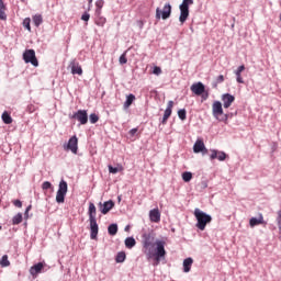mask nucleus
<instances>
[{"label":"nucleus","mask_w":281,"mask_h":281,"mask_svg":"<svg viewBox=\"0 0 281 281\" xmlns=\"http://www.w3.org/2000/svg\"><path fill=\"white\" fill-rule=\"evenodd\" d=\"M154 247L145 250L144 254L147 256V260L154 259V267H157L161 262V258H166V241L157 239L154 243Z\"/></svg>","instance_id":"f257e3e1"},{"label":"nucleus","mask_w":281,"mask_h":281,"mask_svg":"<svg viewBox=\"0 0 281 281\" xmlns=\"http://www.w3.org/2000/svg\"><path fill=\"white\" fill-rule=\"evenodd\" d=\"M193 214L198 222L195 225L198 229H200L201 232H205V227H207V224L212 223V216L201 211V209H195Z\"/></svg>","instance_id":"f03ea898"},{"label":"nucleus","mask_w":281,"mask_h":281,"mask_svg":"<svg viewBox=\"0 0 281 281\" xmlns=\"http://www.w3.org/2000/svg\"><path fill=\"white\" fill-rule=\"evenodd\" d=\"M190 5H194V0H182V3L179 7L180 16L179 21L181 25L188 21V16H190Z\"/></svg>","instance_id":"7ed1b4c3"},{"label":"nucleus","mask_w":281,"mask_h":281,"mask_svg":"<svg viewBox=\"0 0 281 281\" xmlns=\"http://www.w3.org/2000/svg\"><path fill=\"white\" fill-rule=\"evenodd\" d=\"M170 14H172V5L170 4V2H167L162 9L160 8L156 9V19L158 21L160 19H162V21L170 19Z\"/></svg>","instance_id":"20e7f679"},{"label":"nucleus","mask_w":281,"mask_h":281,"mask_svg":"<svg viewBox=\"0 0 281 281\" xmlns=\"http://www.w3.org/2000/svg\"><path fill=\"white\" fill-rule=\"evenodd\" d=\"M212 113L213 116L218 120L220 122H225L227 120V115H223V103L221 101H215L212 105Z\"/></svg>","instance_id":"39448f33"},{"label":"nucleus","mask_w":281,"mask_h":281,"mask_svg":"<svg viewBox=\"0 0 281 281\" xmlns=\"http://www.w3.org/2000/svg\"><path fill=\"white\" fill-rule=\"evenodd\" d=\"M67 190H68L67 181L61 180L59 182V188L56 194L57 203H65V196H67Z\"/></svg>","instance_id":"423d86ee"},{"label":"nucleus","mask_w":281,"mask_h":281,"mask_svg":"<svg viewBox=\"0 0 281 281\" xmlns=\"http://www.w3.org/2000/svg\"><path fill=\"white\" fill-rule=\"evenodd\" d=\"M23 60L24 63H31L33 67H38V59L36 58V52L34 49H26L23 53Z\"/></svg>","instance_id":"0eeeda50"},{"label":"nucleus","mask_w":281,"mask_h":281,"mask_svg":"<svg viewBox=\"0 0 281 281\" xmlns=\"http://www.w3.org/2000/svg\"><path fill=\"white\" fill-rule=\"evenodd\" d=\"M143 238V248L145 251H148L149 248L153 247V244L155 243V234L153 233H144L142 235Z\"/></svg>","instance_id":"6e6552de"},{"label":"nucleus","mask_w":281,"mask_h":281,"mask_svg":"<svg viewBox=\"0 0 281 281\" xmlns=\"http://www.w3.org/2000/svg\"><path fill=\"white\" fill-rule=\"evenodd\" d=\"M71 120H77V122L85 125L89 122V114L87 113V110H79L72 114Z\"/></svg>","instance_id":"1a4fd4ad"},{"label":"nucleus","mask_w":281,"mask_h":281,"mask_svg":"<svg viewBox=\"0 0 281 281\" xmlns=\"http://www.w3.org/2000/svg\"><path fill=\"white\" fill-rule=\"evenodd\" d=\"M64 150H70L74 155H78V137L76 135L69 138L67 145H64Z\"/></svg>","instance_id":"9d476101"},{"label":"nucleus","mask_w":281,"mask_h":281,"mask_svg":"<svg viewBox=\"0 0 281 281\" xmlns=\"http://www.w3.org/2000/svg\"><path fill=\"white\" fill-rule=\"evenodd\" d=\"M175 108V101H168L167 108L165 110L161 124H168L170 115H172V109Z\"/></svg>","instance_id":"9b49d317"},{"label":"nucleus","mask_w":281,"mask_h":281,"mask_svg":"<svg viewBox=\"0 0 281 281\" xmlns=\"http://www.w3.org/2000/svg\"><path fill=\"white\" fill-rule=\"evenodd\" d=\"M99 205L101 214H109L115 207V202L110 200L104 202L103 204L102 202H100Z\"/></svg>","instance_id":"f8f14e48"},{"label":"nucleus","mask_w":281,"mask_h":281,"mask_svg":"<svg viewBox=\"0 0 281 281\" xmlns=\"http://www.w3.org/2000/svg\"><path fill=\"white\" fill-rule=\"evenodd\" d=\"M235 101H236V97L229 93H224L222 95V102H223L224 109H229V106H232V104H234Z\"/></svg>","instance_id":"ddd939ff"},{"label":"nucleus","mask_w":281,"mask_h":281,"mask_svg":"<svg viewBox=\"0 0 281 281\" xmlns=\"http://www.w3.org/2000/svg\"><path fill=\"white\" fill-rule=\"evenodd\" d=\"M210 159L211 161H214V159H218V161H225V159H227V154H225V151H218L216 149H212Z\"/></svg>","instance_id":"4468645a"},{"label":"nucleus","mask_w":281,"mask_h":281,"mask_svg":"<svg viewBox=\"0 0 281 281\" xmlns=\"http://www.w3.org/2000/svg\"><path fill=\"white\" fill-rule=\"evenodd\" d=\"M191 91L195 95H203V93H205V86L203 85V82L193 83L191 86Z\"/></svg>","instance_id":"2eb2a0df"},{"label":"nucleus","mask_w":281,"mask_h":281,"mask_svg":"<svg viewBox=\"0 0 281 281\" xmlns=\"http://www.w3.org/2000/svg\"><path fill=\"white\" fill-rule=\"evenodd\" d=\"M98 220L90 221V238L95 240L98 238Z\"/></svg>","instance_id":"dca6fc26"},{"label":"nucleus","mask_w":281,"mask_h":281,"mask_svg":"<svg viewBox=\"0 0 281 281\" xmlns=\"http://www.w3.org/2000/svg\"><path fill=\"white\" fill-rule=\"evenodd\" d=\"M70 69H71V74H74L76 76H82V67L80 66V63H78L76 59L70 61L69 65Z\"/></svg>","instance_id":"f3484780"},{"label":"nucleus","mask_w":281,"mask_h":281,"mask_svg":"<svg viewBox=\"0 0 281 281\" xmlns=\"http://www.w3.org/2000/svg\"><path fill=\"white\" fill-rule=\"evenodd\" d=\"M149 220L151 223H159L161 221V213L159 209H154L149 212Z\"/></svg>","instance_id":"a211bd4d"},{"label":"nucleus","mask_w":281,"mask_h":281,"mask_svg":"<svg viewBox=\"0 0 281 281\" xmlns=\"http://www.w3.org/2000/svg\"><path fill=\"white\" fill-rule=\"evenodd\" d=\"M265 216L262 214H259V217H251L249 220L250 227H256V225H265Z\"/></svg>","instance_id":"6ab92c4d"},{"label":"nucleus","mask_w":281,"mask_h":281,"mask_svg":"<svg viewBox=\"0 0 281 281\" xmlns=\"http://www.w3.org/2000/svg\"><path fill=\"white\" fill-rule=\"evenodd\" d=\"M245 70V65H241L237 68V70H235V76H236V81L239 83V85H245V80L243 79V71Z\"/></svg>","instance_id":"aec40b11"},{"label":"nucleus","mask_w":281,"mask_h":281,"mask_svg":"<svg viewBox=\"0 0 281 281\" xmlns=\"http://www.w3.org/2000/svg\"><path fill=\"white\" fill-rule=\"evenodd\" d=\"M88 214H89V221H97L95 216L98 214V211H97L95 204H93V202L89 203Z\"/></svg>","instance_id":"412c9836"},{"label":"nucleus","mask_w":281,"mask_h":281,"mask_svg":"<svg viewBox=\"0 0 281 281\" xmlns=\"http://www.w3.org/2000/svg\"><path fill=\"white\" fill-rule=\"evenodd\" d=\"M203 150H205V143L203 142V139H198L193 145V151L199 154Z\"/></svg>","instance_id":"4be33fe9"},{"label":"nucleus","mask_w":281,"mask_h":281,"mask_svg":"<svg viewBox=\"0 0 281 281\" xmlns=\"http://www.w3.org/2000/svg\"><path fill=\"white\" fill-rule=\"evenodd\" d=\"M43 263L38 262L37 265H34L31 267L30 269V273L31 276H38V273H41V271H43Z\"/></svg>","instance_id":"5701e85b"},{"label":"nucleus","mask_w":281,"mask_h":281,"mask_svg":"<svg viewBox=\"0 0 281 281\" xmlns=\"http://www.w3.org/2000/svg\"><path fill=\"white\" fill-rule=\"evenodd\" d=\"M194 260L192 258H187L183 260V271L184 273H190V269H192Z\"/></svg>","instance_id":"b1692460"},{"label":"nucleus","mask_w":281,"mask_h":281,"mask_svg":"<svg viewBox=\"0 0 281 281\" xmlns=\"http://www.w3.org/2000/svg\"><path fill=\"white\" fill-rule=\"evenodd\" d=\"M109 172L111 175H117V172H123L124 171V167L122 165H119L117 167H113V166H109Z\"/></svg>","instance_id":"393cba45"},{"label":"nucleus","mask_w":281,"mask_h":281,"mask_svg":"<svg viewBox=\"0 0 281 281\" xmlns=\"http://www.w3.org/2000/svg\"><path fill=\"white\" fill-rule=\"evenodd\" d=\"M8 19V15L5 14V4L3 3V0H0V20L5 21Z\"/></svg>","instance_id":"a878e982"},{"label":"nucleus","mask_w":281,"mask_h":281,"mask_svg":"<svg viewBox=\"0 0 281 281\" xmlns=\"http://www.w3.org/2000/svg\"><path fill=\"white\" fill-rule=\"evenodd\" d=\"M133 102H135V94H128L127 97H126V101L124 102V109H128V108H131V104H133Z\"/></svg>","instance_id":"bb28decb"},{"label":"nucleus","mask_w":281,"mask_h":281,"mask_svg":"<svg viewBox=\"0 0 281 281\" xmlns=\"http://www.w3.org/2000/svg\"><path fill=\"white\" fill-rule=\"evenodd\" d=\"M135 245H137V241L135 240V238H133V237H127V238L125 239V247H126L127 249H133V247H135Z\"/></svg>","instance_id":"cd10ccee"},{"label":"nucleus","mask_w":281,"mask_h":281,"mask_svg":"<svg viewBox=\"0 0 281 281\" xmlns=\"http://www.w3.org/2000/svg\"><path fill=\"white\" fill-rule=\"evenodd\" d=\"M95 5H97L95 15L100 16V14H102V8H104V0H98L95 2Z\"/></svg>","instance_id":"c85d7f7f"},{"label":"nucleus","mask_w":281,"mask_h":281,"mask_svg":"<svg viewBox=\"0 0 281 281\" xmlns=\"http://www.w3.org/2000/svg\"><path fill=\"white\" fill-rule=\"evenodd\" d=\"M105 24H106V18L102 15H97L95 25H99V27H104Z\"/></svg>","instance_id":"c756f323"},{"label":"nucleus","mask_w":281,"mask_h":281,"mask_svg":"<svg viewBox=\"0 0 281 281\" xmlns=\"http://www.w3.org/2000/svg\"><path fill=\"white\" fill-rule=\"evenodd\" d=\"M23 223V214L18 213L15 216L12 218V225H21Z\"/></svg>","instance_id":"7c9ffc66"},{"label":"nucleus","mask_w":281,"mask_h":281,"mask_svg":"<svg viewBox=\"0 0 281 281\" xmlns=\"http://www.w3.org/2000/svg\"><path fill=\"white\" fill-rule=\"evenodd\" d=\"M33 23L36 27H38L41 25V23H43V15H41V14L34 15Z\"/></svg>","instance_id":"2f4dec72"},{"label":"nucleus","mask_w":281,"mask_h":281,"mask_svg":"<svg viewBox=\"0 0 281 281\" xmlns=\"http://www.w3.org/2000/svg\"><path fill=\"white\" fill-rule=\"evenodd\" d=\"M108 233L110 234V236H115V234H117V224H111L108 227Z\"/></svg>","instance_id":"473e14b6"},{"label":"nucleus","mask_w":281,"mask_h":281,"mask_svg":"<svg viewBox=\"0 0 281 281\" xmlns=\"http://www.w3.org/2000/svg\"><path fill=\"white\" fill-rule=\"evenodd\" d=\"M0 267L2 268L10 267V260L8 259V255L2 256L0 260Z\"/></svg>","instance_id":"72a5a7b5"},{"label":"nucleus","mask_w":281,"mask_h":281,"mask_svg":"<svg viewBox=\"0 0 281 281\" xmlns=\"http://www.w3.org/2000/svg\"><path fill=\"white\" fill-rule=\"evenodd\" d=\"M2 121L4 124H12V116L8 112L2 113Z\"/></svg>","instance_id":"f704fd0d"},{"label":"nucleus","mask_w":281,"mask_h":281,"mask_svg":"<svg viewBox=\"0 0 281 281\" xmlns=\"http://www.w3.org/2000/svg\"><path fill=\"white\" fill-rule=\"evenodd\" d=\"M182 179L186 181V183L192 181V172L186 171L182 173Z\"/></svg>","instance_id":"c9c22d12"},{"label":"nucleus","mask_w":281,"mask_h":281,"mask_svg":"<svg viewBox=\"0 0 281 281\" xmlns=\"http://www.w3.org/2000/svg\"><path fill=\"white\" fill-rule=\"evenodd\" d=\"M116 262H124V260H126V252L121 251L116 255L115 258Z\"/></svg>","instance_id":"e433bc0d"},{"label":"nucleus","mask_w":281,"mask_h":281,"mask_svg":"<svg viewBox=\"0 0 281 281\" xmlns=\"http://www.w3.org/2000/svg\"><path fill=\"white\" fill-rule=\"evenodd\" d=\"M32 20H30V18H25L23 21V25L25 29H27L29 32H32V26L30 25Z\"/></svg>","instance_id":"4c0bfd02"},{"label":"nucleus","mask_w":281,"mask_h":281,"mask_svg":"<svg viewBox=\"0 0 281 281\" xmlns=\"http://www.w3.org/2000/svg\"><path fill=\"white\" fill-rule=\"evenodd\" d=\"M119 63H120V65H126V63H128V59L126 58V53H123L120 56Z\"/></svg>","instance_id":"58836bf2"},{"label":"nucleus","mask_w":281,"mask_h":281,"mask_svg":"<svg viewBox=\"0 0 281 281\" xmlns=\"http://www.w3.org/2000/svg\"><path fill=\"white\" fill-rule=\"evenodd\" d=\"M100 120V117L98 116V114L92 113L90 114V122L91 124H97V122Z\"/></svg>","instance_id":"ea45409f"},{"label":"nucleus","mask_w":281,"mask_h":281,"mask_svg":"<svg viewBox=\"0 0 281 281\" xmlns=\"http://www.w3.org/2000/svg\"><path fill=\"white\" fill-rule=\"evenodd\" d=\"M178 116L180 117V120L184 121L186 117H187L186 109L179 110L178 111Z\"/></svg>","instance_id":"a19ab883"},{"label":"nucleus","mask_w":281,"mask_h":281,"mask_svg":"<svg viewBox=\"0 0 281 281\" xmlns=\"http://www.w3.org/2000/svg\"><path fill=\"white\" fill-rule=\"evenodd\" d=\"M222 82H225V76L220 75V76L216 78V82L214 83V87H216L217 85H221Z\"/></svg>","instance_id":"79ce46f5"},{"label":"nucleus","mask_w":281,"mask_h":281,"mask_svg":"<svg viewBox=\"0 0 281 281\" xmlns=\"http://www.w3.org/2000/svg\"><path fill=\"white\" fill-rule=\"evenodd\" d=\"M36 109H38V108L36 105H34V104H29L26 106L27 113H34L36 111Z\"/></svg>","instance_id":"37998d69"},{"label":"nucleus","mask_w":281,"mask_h":281,"mask_svg":"<svg viewBox=\"0 0 281 281\" xmlns=\"http://www.w3.org/2000/svg\"><path fill=\"white\" fill-rule=\"evenodd\" d=\"M49 189H52V182L49 181L43 182L42 190H49Z\"/></svg>","instance_id":"c03bdc74"},{"label":"nucleus","mask_w":281,"mask_h":281,"mask_svg":"<svg viewBox=\"0 0 281 281\" xmlns=\"http://www.w3.org/2000/svg\"><path fill=\"white\" fill-rule=\"evenodd\" d=\"M153 74H154L155 76H161V68L158 67V66H155V67H154V70H153Z\"/></svg>","instance_id":"a18cd8bd"},{"label":"nucleus","mask_w":281,"mask_h":281,"mask_svg":"<svg viewBox=\"0 0 281 281\" xmlns=\"http://www.w3.org/2000/svg\"><path fill=\"white\" fill-rule=\"evenodd\" d=\"M12 203L15 207H23V202H21V200H13Z\"/></svg>","instance_id":"49530a36"},{"label":"nucleus","mask_w":281,"mask_h":281,"mask_svg":"<svg viewBox=\"0 0 281 281\" xmlns=\"http://www.w3.org/2000/svg\"><path fill=\"white\" fill-rule=\"evenodd\" d=\"M89 19H91V15L88 12H85L81 16V21H89Z\"/></svg>","instance_id":"de8ad7c7"},{"label":"nucleus","mask_w":281,"mask_h":281,"mask_svg":"<svg viewBox=\"0 0 281 281\" xmlns=\"http://www.w3.org/2000/svg\"><path fill=\"white\" fill-rule=\"evenodd\" d=\"M137 127H135V128H132L131 131H130V135H131V137H134L136 134H137Z\"/></svg>","instance_id":"09e8293b"},{"label":"nucleus","mask_w":281,"mask_h":281,"mask_svg":"<svg viewBox=\"0 0 281 281\" xmlns=\"http://www.w3.org/2000/svg\"><path fill=\"white\" fill-rule=\"evenodd\" d=\"M137 25H138L139 30H143L144 29V21H142V20L137 21Z\"/></svg>","instance_id":"8fccbe9b"},{"label":"nucleus","mask_w":281,"mask_h":281,"mask_svg":"<svg viewBox=\"0 0 281 281\" xmlns=\"http://www.w3.org/2000/svg\"><path fill=\"white\" fill-rule=\"evenodd\" d=\"M200 153H202V155H207V153H210V150H207V148H205V146H204V149Z\"/></svg>","instance_id":"3c124183"},{"label":"nucleus","mask_w":281,"mask_h":281,"mask_svg":"<svg viewBox=\"0 0 281 281\" xmlns=\"http://www.w3.org/2000/svg\"><path fill=\"white\" fill-rule=\"evenodd\" d=\"M207 98H210V94L207 92L205 94H202L203 100H207Z\"/></svg>","instance_id":"603ef678"},{"label":"nucleus","mask_w":281,"mask_h":281,"mask_svg":"<svg viewBox=\"0 0 281 281\" xmlns=\"http://www.w3.org/2000/svg\"><path fill=\"white\" fill-rule=\"evenodd\" d=\"M31 210H32V205H29V206L26 207L25 214H27Z\"/></svg>","instance_id":"864d4df0"},{"label":"nucleus","mask_w":281,"mask_h":281,"mask_svg":"<svg viewBox=\"0 0 281 281\" xmlns=\"http://www.w3.org/2000/svg\"><path fill=\"white\" fill-rule=\"evenodd\" d=\"M89 3V10H91V3H93V0H88Z\"/></svg>","instance_id":"5fc2aeb1"},{"label":"nucleus","mask_w":281,"mask_h":281,"mask_svg":"<svg viewBox=\"0 0 281 281\" xmlns=\"http://www.w3.org/2000/svg\"><path fill=\"white\" fill-rule=\"evenodd\" d=\"M21 1H25V0H21Z\"/></svg>","instance_id":"6e6d98bb"},{"label":"nucleus","mask_w":281,"mask_h":281,"mask_svg":"<svg viewBox=\"0 0 281 281\" xmlns=\"http://www.w3.org/2000/svg\"><path fill=\"white\" fill-rule=\"evenodd\" d=\"M0 229H1V226H0Z\"/></svg>","instance_id":"4d7b16f0"}]
</instances>
